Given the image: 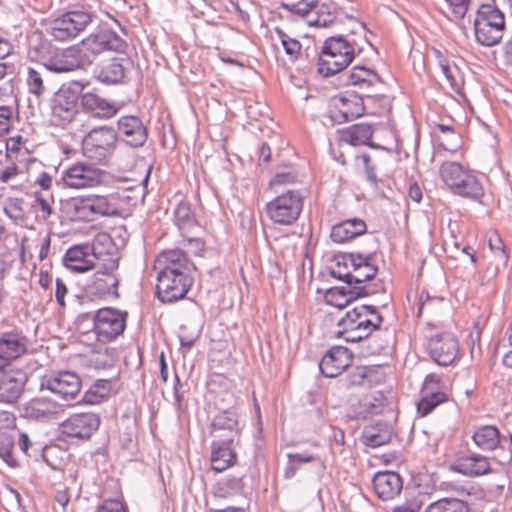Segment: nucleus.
Instances as JSON below:
<instances>
[{
	"mask_svg": "<svg viewBox=\"0 0 512 512\" xmlns=\"http://www.w3.org/2000/svg\"><path fill=\"white\" fill-rule=\"evenodd\" d=\"M77 46L85 65H88L104 52H125L127 43L116 32L110 29H101L89 34Z\"/></svg>",
	"mask_w": 512,
	"mask_h": 512,
	"instance_id": "obj_5",
	"label": "nucleus"
},
{
	"mask_svg": "<svg viewBox=\"0 0 512 512\" xmlns=\"http://www.w3.org/2000/svg\"><path fill=\"white\" fill-rule=\"evenodd\" d=\"M118 132L123 140L131 146H141L147 139V131L139 117L122 116L118 120Z\"/></svg>",
	"mask_w": 512,
	"mask_h": 512,
	"instance_id": "obj_25",
	"label": "nucleus"
},
{
	"mask_svg": "<svg viewBox=\"0 0 512 512\" xmlns=\"http://www.w3.org/2000/svg\"><path fill=\"white\" fill-rule=\"evenodd\" d=\"M18 174L17 166L15 163H12L8 167H6L1 173H0V180L4 183L8 182L9 180L13 179Z\"/></svg>",
	"mask_w": 512,
	"mask_h": 512,
	"instance_id": "obj_64",
	"label": "nucleus"
},
{
	"mask_svg": "<svg viewBox=\"0 0 512 512\" xmlns=\"http://www.w3.org/2000/svg\"><path fill=\"white\" fill-rule=\"evenodd\" d=\"M81 106L84 111L100 119H109L118 113V107L114 103L92 92H82Z\"/></svg>",
	"mask_w": 512,
	"mask_h": 512,
	"instance_id": "obj_28",
	"label": "nucleus"
},
{
	"mask_svg": "<svg viewBox=\"0 0 512 512\" xmlns=\"http://www.w3.org/2000/svg\"><path fill=\"white\" fill-rule=\"evenodd\" d=\"M14 416L7 411H0V435L7 434L5 430L13 428Z\"/></svg>",
	"mask_w": 512,
	"mask_h": 512,
	"instance_id": "obj_59",
	"label": "nucleus"
},
{
	"mask_svg": "<svg viewBox=\"0 0 512 512\" xmlns=\"http://www.w3.org/2000/svg\"><path fill=\"white\" fill-rule=\"evenodd\" d=\"M192 285L189 274H158L156 291L163 303H172L185 297Z\"/></svg>",
	"mask_w": 512,
	"mask_h": 512,
	"instance_id": "obj_13",
	"label": "nucleus"
},
{
	"mask_svg": "<svg viewBox=\"0 0 512 512\" xmlns=\"http://www.w3.org/2000/svg\"><path fill=\"white\" fill-rule=\"evenodd\" d=\"M424 395L417 404V413L421 417L430 414L437 406L447 402L449 396L444 391L423 392Z\"/></svg>",
	"mask_w": 512,
	"mask_h": 512,
	"instance_id": "obj_39",
	"label": "nucleus"
},
{
	"mask_svg": "<svg viewBox=\"0 0 512 512\" xmlns=\"http://www.w3.org/2000/svg\"><path fill=\"white\" fill-rule=\"evenodd\" d=\"M403 479L394 471H379L373 477V489L376 496L384 501L393 500L402 491Z\"/></svg>",
	"mask_w": 512,
	"mask_h": 512,
	"instance_id": "obj_21",
	"label": "nucleus"
},
{
	"mask_svg": "<svg viewBox=\"0 0 512 512\" xmlns=\"http://www.w3.org/2000/svg\"><path fill=\"white\" fill-rule=\"evenodd\" d=\"M505 29L504 14L492 4H482L474 20L476 40L484 46H494L503 37Z\"/></svg>",
	"mask_w": 512,
	"mask_h": 512,
	"instance_id": "obj_3",
	"label": "nucleus"
},
{
	"mask_svg": "<svg viewBox=\"0 0 512 512\" xmlns=\"http://www.w3.org/2000/svg\"><path fill=\"white\" fill-rule=\"evenodd\" d=\"M125 76V69L119 62L113 61L101 68L98 78L104 83H118Z\"/></svg>",
	"mask_w": 512,
	"mask_h": 512,
	"instance_id": "obj_46",
	"label": "nucleus"
},
{
	"mask_svg": "<svg viewBox=\"0 0 512 512\" xmlns=\"http://www.w3.org/2000/svg\"><path fill=\"white\" fill-rule=\"evenodd\" d=\"M35 211L37 215L43 220H47L52 214V206L51 201L45 199L41 195H36V200L34 204Z\"/></svg>",
	"mask_w": 512,
	"mask_h": 512,
	"instance_id": "obj_56",
	"label": "nucleus"
},
{
	"mask_svg": "<svg viewBox=\"0 0 512 512\" xmlns=\"http://www.w3.org/2000/svg\"><path fill=\"white\" fill-rule=\"evenodd\" d=\"M67 292H68V289H67L66 284L60 278L56 279L55 296H56V300L60 306L65 305V296H66Z\"/></svg>",
	"mask_w": 512,
	"mask_h": 512,
	"instance_id": "obj_62",
	"label": "nucleus"
},
{
	"mask_svg": "<svg viewBox=\"0 0 512 512\" xmlns=\"http://www.w3.org/2000/svg\"><path fill=\"white\" fill-rule=\"evenodd\" d=\"M427 351L435 363L441 366L452 364L459 353L457 338L449 332H441L430 336Z\"/></svg>",
	"mask_w": 512,
	"mask_h": 512,
	"instance_id": "obj_14",
	"label": "nucleus"
},
{
	"mask_svg": "<svg viewBox=\"0 0 512 512\" xmlns=\"http://www.w3.org/2000/svg\"><path fill=\"white\" fill-rule=\"evenodd\" d=\"M92 16L86 11H69L51 22L50 35L54 40L64 42L77 37L91 22Z\"/></svg>",
	"mask_w": 512,
	"mask_h": 512,
	"instance_id": "obj_9",
	"label": "nucleus"
},
{
	"mask_svg": "<svg viewBox=\"0 0 512 512\" xmlns=\"http://www.w3.org/2000/svg\"><path fill=\"white\" fill-rule=\"evenodd\" d=\"M380 316L376 310L367 305H357L347 311L338 322V329L334 332L337 338L347 342H357L368 337L379 325Z\"/></svg>",
	"mask_w": 512,
	"mask_h": 512,
	"instance_id": "obj_2",
	"label": "nucleus"
},
{
	"mask_svg": "<svg viewBox=\"0 0 512 512\" xmlns=\"http://www.w3.org/2000/svg\"><path fill=\"white\" fill-rule=\"evenodd\" d=\"M353 353L343 346L332 347L321 359L320 370L325 377L342 374L352 363Z\"/></svg>",
	"mask_w": 512,
	"mask_h": 512,
	"instance_id": "obj_19",
	"label": "nucleus"
},
{
	"mask_svg": "<svg viewBox=\"0 0 512 512\" xmlns=\"http://www.w3.org/2000/svg\"><path fill=\"white\" fill-rule=\"evenodd\" d=\"M154 269L158 274H189L188 259L180 249L165 250L156 257Z\"/></svg>",
	"mask_w": 512,
	"mask_h": 512,
	"instance_id": "obj_23",
	"label": "nucleus"
},
{
	"mask_svg": "<svg viewBox=\"0 0 512 512\" xmlns=\"http://www.w3.org/2000/svg\"><path fill=\"white\" fill-rule=\"evenodd\" d=\"M303 203L304 198L299 191L287 190L269 201L265 206V212L274 224L289 226L298 220Z\"/></svg>",
	"mask_w": 512,
	"mask_h": 512,
	"instance_id": "obj_4",
	"label": "nucleus"
},
{
	"mask_svg": "<svg viewBox=\"0 0 512 512\" xmlns=\"http://www.w3.org/2000/svg\"><path fill=\"white\" fill-rule=\"evenodd\" d=\"M96 255L89 244L70 247L64 256L65 266L73 272L84 273L94 268Z\"/></svg>",
	"mask_w": 512,
	"mask_h": 512,
	"instance_id": "obj_22",
	"label": "nucleus"
},
{
	"mask_svg": "<svg viewBox=\"0 0 512 512\" xmlns=\"http://www.w3.org/2000/svg\"><path fill=\"white\" fill-rule=\"evenodd\" d=\"M112 392V382L107 379L97 380L84 394V401L88 404H99L107 399Z\"/></svg>",
	"mask_w": 512,
	"mask_h": 512,
	"instance_id": "obj_41",
	"label": "nucleus"
},
{
	"mask_svg": "<svg viewBox=\"0 0 512 512\" xmlns=\"http://www.w3.org/2000/svg\"><path fill=\"white\" fill-rule=\"evenodd\" d=\"M357 160H359L362 163L368 178L371 180H376L375 168L374 166L371 165L370 156L367 153H363L357 156Z\"/></svg>",
	"mask_w": 512,
	"mask_h": 512,
	"instance_id": "obj_60",
	"label": "nucleus"
},
{
	"mask_svg": "<svg viewBox=\"0 0 512 512\" xmlns=\"http://www.w3.org/2000/svg\"><path fill=\"white\" fill-rule=\"evenodd\" d=\"M364 110L363 99L358 94L345 92L331 99L330 115L336 122L351 121L363 115Z\"/></svg>",
	"mask_w": 512,
	"mask_h": 512,
	"instance_id": "obj_15",
	"label": "nucleus"
},
{
	"mask_svg": "<svg viewBox=\"0 0 512 512\" xmlns=\"http://www.w3.org/2000/svg\"><path fill=\"white\" fill-rule=\"evenodd\" d=\"M317 0H282V6L299 15H307L316 7Z\"/></svg>",
	"mask_w": 512,
	"mask_h": 512,
	"instance_id": "obj_51",
	"label": "nucleus"
},
{
	"mask_svg": "<svg viewBox=\"0 0 512 512\" xmlns=\"http://www.w3.org/2000/svg\"><path fill=\"white\" fill-rule=\"evenodd\" d=\"M11 109L7 106H0V134L5 133L10 128Z\"/></svg>",
	"mask_w": 512,
	"mask_h": 512,
	"instance_id": "obj_58",
	"label": "nucleus"
},
{
	"mask_svg": "<svg viewBox=\"0 0 512 512\" xmlns=\"http://www.w3.org/2000/svg\"><path fill=\"white\" fill-rule=\"evenodd\" d=\"M27 381L19 367L0 365V401L11 403L19 398Z\"/></svg>",
	"mask_w": 512,
	"mask_h": 512,
	"instance_id": "obj_16",
	"label": "nucleus"
},
{
	"mask_svg": "<svg viewBox=\"0 0 512 512\" xmlns=\"http://www.w3.org/2000/svg\"><path fill=\"white\" fill-rule=\"evenodd\" d=\"M26 85L28 92L37 98L42 97L46 92L44 79L39 71L34 68H28Z\"/></svg>",
	"mask_w": 512,
	"mask_h": 512,
	"instance_id": "obj_49",
	"label": "nucleus"
},
{
	"mask_svg": "<svg viewBox=\"0 0 512 512\" xmlns=\"http://www.w3.org/2000/svg\"><path fill=\"white\" fill-rule=\"evenodd\" d=\"M391 440V432L387 427H379L370 425L364 429L363 443L369 447H378L389 443Z\"/></svg>",
	"mask_w": 512,
	"mask_h": 512,
	"instance_id": "obj_42",
	"label": "nucleus"
},
{
	"mask_svg": "<svg viewBox=\"0 0 512 512\" xmlns=\"http://www.w3.org/2000/svg\"><path fill=\"white\" fill-rule=\"evenodd\" d=\"M324 300L326 304L342 309L351 302L352 293L346 288L332 287L326 291Z\"/></svg>",
	"mask_w": 512,
	"mask_h": 512,
	"instance_id": "obj_45",
	"label": "nucleus"
},
{
	"mask_svg": "<svg viewBox=\"0 0 512 512\" xmlns=\"http://www.w3.org/2000/svg\"><path fill=\"white\" fill-rule=\"evenodd\" d=\"M458 471L465 476L477 477L489 473L490 465L484 456H470L459 462Z\"/></svg>",
	"mask_w": 512,
	"mask_h": 512,
	"instance_id": "obj_36",
	"label": "nucleus"
},
{
	"mask_svg": "<svg viewBox=\"0 0 512 512\" xmlns=\"http://www.w3.org/2000/svg\"><path fill=\"white\" fill-rule=\"evenodd\" d=\"M422 505L423 503L419 497H412L406 499L404 503L395 506L392 512H420Z\"/></svg>",
	"mask_w": 512,
	"mask_h": 512,
	"instance_id": "obj_57",
	"label": "nucleus"
},
{
	"mask_svg": "<svg viewBox=\"0 0 512 512\" xmlns=\"http://www.w3.org/2000/svg\"><path fill=\"white\" fill-rule=\"evenodd\" d=\"M36 248H38L39 260L43 261L47 258L51 246V234L39 232L36 238Z\"/></svg>",
	"mask_w": 512,
	"mask_h": 512,
	"instance_id": "obj_55",
	"label": "nucleus"
},
{
	"mask_svg": "<svg viewBox=\"0 0 512 512\" xmlns=\"http://www.w3.org/2000/svg\"><path fill=\"white\" fill-rule=\"evenodd\" d=\"M103 182V172L94 166L77 162L67 167L61 176V183L68 189H88L101 185Z\"/></svg>",
	"mask_w": 512,
	"mask_h": 512,
	"instance_id": "obj_10",
	"label": "nucleus"
},
{
	"mask_svg": "<svg viewBox=\"0 0 512 512\" xmlns=\"http://www.w3.org/2000/svg\"><path fill=\"white\" fill-rule=\"evenodd\" d=\"M117 134L108 126L92 129L83 139L84 154L97 161L106 159L115 149Z\"/></svg>",
	"mask_w": 512,
	"mask_h": 512,
	"instance_id": "obj_8",
	"label": "nucleus"
},
{
	"mask_svg": "<svg viewBox=\"0 0 512 512\" xmlns=\"http://www.w3.org/2000/svg\"><path fill=\"white\" fill-rule=\"evenodd\" d=\"M14 439L11 435H0V458L3 459L9 466L16 467L17 460L13 454Z\"/></svg>",
	"mask_w": 512,
	"mask_h": 512,
	"instance_id": "obj_50",
	"label": "nucleus"
},
{
	"mask_svg": "<svg viewBox=\"0 0 512 512\" xmlns=\"http://www.w3.org/2000/svg\"><path fill=\"white\" fill-rule=\"evenodd\" d=\"M175 223L182 231H187L196 224L195 216L186 203H180L175 208Z\"/></svg>",
	"mask_w": 512,
	"mask_h": 512,
	"instance_id": "obj_47",
	"label": "nucleus"
},
{
	"mask_svg": "<svg viewBox=\"0 0 512 512\" xmlns=\"http://www.w3.org/2000/svg\"><path fill=\"white\" fill-rule=\"evenodd\" d=\"M100 418L94 413H76L70 415L60 425L61 433L67 437L89 439L99 428Z\"/></svg>",
	"mask_w": 512,
	"mask_h": 512,
	"instance_id": "obj_17",
	"label": "nucleus"
},
{
	"mask_svg": "<svg viewBox=\"0 0 512 512\" xmlns=\"http://www.w3.org/2000/svg\"><path fill=\"white\" fill-rule=\"evenodd\" d=\"M5 147L7 156L14 161L25 159L28 155V150L20 135L9 137L6 140Z\"/></svg>",
	"mask_w": 512,
	"mask_h": 512,
	"instance_id": "obj_48",
	"label": "nucleus"
},
{
	"mask_svg": "<svg viewBox=\"0 0 512 512\" xmlns=\"http://www.w3.org/2000/svg\"><path fill=\"white\" fill-rule=\"evenodd\" d=\"M84 88L85 85L79 81L62 84L51 98L52 116L61 122H71L78 113Z\"/></svg>",
	"mask_w": 512,
	"mask_h": 512,
	"instance_id": "obj_7",
	"label": "nucleus"
},
{
	"mask_svg": "<svg viewBox=\"0 0 512 512\" xmlns=\"http://www.w3.org/2000/svg\"><path fill=\"white\" fill-rule=\"evenodd\" d=\"M471 0H443L444 9L454 18L462 19L466 15Z\"/></svg>",
	"mask_w": 512,
	"mask_h": 512,
	"instance_id": "obj_52",
	"label": "nucleus"
},
{
	"mask_svg": "<svg viewBox=\"0 0 512 512\" xmlns=\"http://www.w3.org/2000/svg\"><path fill=\"white\" fill-rule=\"evenodd\" d=\"M60 409L59 404L47 397L39 396L29 401L25 407L27 416L34 419H44L54 416Z\"/></svg>",
	"mask_w": 512,
	"mask_h": 512,
	"instance_id": "obj_33",
	"label": "nucleus"
},
{
	"mask_svg": "<svg viewBox=\"0 0 512 512\" xmlns=\"http://www.w3.org/2000/svg\"><path fill=\"white\" fill-rule=\"evenodd\" d=\"M364 257L357 253H339L334 256L331 272L343 281L349 274H354L358 270Z\"/></svg>",
	"mask_w": 512,
	"mask_h": 512,
	"instance_id": "obj_30",
	"label": "nucleus"
},
{
	"mask_svg": "<svg viewBox=\"0 0 512 512\" xmlns=\"http://www.w3.org/2000/svg\"><path fill=\"white\" fill-rule=\"evenodd\" d=\"M276 33L286 54L289 55L291 59H296L301 52L302 46L300 42L289 37L280 29H276Z\"/></svg>",
	"mask_w": 512,
	"mask_h": 512,
	"instance_id": "obj_53",
	"label": "nucleus"
},
{
	"mask_svg": "<svg viewBox=\"0 0 512 512\" xmlns=\"http://www.w3.org/2000/svg\"><path fill=\"white\" fill-rule=\"evenodd\" d=\"M220 431H228L232 439L235 436H239V422L235 413L223 411L214 417L211 423V433L216 435Z\"/></svg>",
	"mask_w": 512,
	"mask_h": 512,
	"instance_id": "obj_37",
	"label": "nucleus"
},
{
	"mask_svg": "<svg viewBox=\"0 0 512 512\" xmlns=\"http://www.w3.org/2000/svg\"><path fill=\"white\" fill-rule=\"evenodd\" d=\"M61 211L67 220L82 223L123 214L121 198L116 193H88L70 197L62 202Z\"/></svg>",
	"mask_w": 512,
	"mask_h": 512,
	"instance_id": "obj_1",
	"label": "nucleus"
},
{
	"mask_svg": "<svg viewBox=\"0 0 512 512\" xmlns=\"http://www.w3.org/2000/svg\"><path fill=\"white\" fill-rule=\"evenodd\" d=\"M26 341L23 336L14 332L4 333L0 337V359L11 361L26 352Z\"/></svg>",
	"mask_w": 512,
	"mask_h": 512,
	"instance_id": "obj_31",
	"label": "nucleus"
},
{
	"mask_svg": "<svg viewBox=\"0 0 512 512\" xmlns=\"http://www.w3.org/2000/svg\"><path fill=\"white\" fill-rule=\"evenodd\" d=\"M367 231V224L361 218H351L335 224L330 233L333 242L343 244L352 241Z\"/></svg>",
	"mask_w": 512,
	"mask_h": 512,
	"instance_id": "obj_26",
	"label": "nucleus"
},
{
	"mask_svg": "<svg viewBox=\"0 0 512 512\" xmlns=\"http://www.w3.org/2000/svg\"><path fill=\"white\" fill-rule=\"evenodd\" d=\"M41 390H48L63 400H74L81 392L80 377L70 371H58L45 375L41 381Z\"/></svg>",
	"mask_w": 512,
	"mask_h": 512,
	"instance_id": "obj_11",
	"label": "nucleus"
},
{
	"mask_svg": "<svg viewBox=\"0 0 512 512\" xmlns=\"http://www.w3.org/2000/svg\"><path fill=\"white\" fill-rule=\"evenodd\" d=\"M377 80V73L366 66H354L349 74V83L354 86L369 87Z\"/></svg>",
	"mask_w": 512,
	"mask_h": 512,
	"instance_id": "obj_44",
	"label": "nucleus"
},
{
	"mask_svg": "<svg viewBox=\"0 0 512 512\" xmlns=\"http://www.w3.org/2000/svg\"><path fill=\"white\" fill-rule=\"evenodd\" d=\"M125 315L116 309L106 307L94 316V334L98 342L107 343L116 339L125 329Z\"/></svg>",
	"mask_w": 512,
	"mask_h": 512,
	"instance_id": "obj_12",
	"label": "nucleus"
},
{
	"mask_svg": "<svg viewBox=\"0 0 512 512\" xmlns=\"http://www.w3.org/2000/svg\"><path fill=\"white\" fill-rule=\"evenodd\" d=\"M475 444L483 450H492L500 442L499 431L494 426L480 427L473 435Z\"/></svg>",
	"mask_w": 512,
	"mask_h": 512,
	"instance_id": "obj_40",
	"label": "nucleus"
},
{
	"mask_svg": "<svg viewBox=\"0 0 512 512\" xmlns=\"http://www.w3.org/2000/svg\"><path fill=\"white\" fill-rule=\"evenodd\" d=\"M95 512H129V508L123 496H120L103 500Z\"/></svg>",
	"mask_w": 512,
	"mask_h": 512,
	"instance_id": "obj_54",
	"label": "nucleus"
},
{
	"mask_svg": "<svg viewBox=\"0 0 512 512\" xmlns=\"http://www.w3.org/2000/svg\"><path fill=\"white\" fill-rule=\"evenodd\" d=\"M489 247H490V250L495 255H502V256L506 257L502 240L497 235H495L494 238L489 239Z\"/></svg>",
	"mask_w": 512,
	"mask_h": 512,
	"instance_id": "obj_63",
	"label": "nucleus"
},
{
	"mask_svg": "<svg viewBox=\"0 0 512 512\" xmlns=\"http://www.w3.org/2000/svg\"><path fill=\"white\" fill-rule=\"evenodd\" d=\"M354 58V47L341 37H331L324 43L319 71L325 76L334 75L344 70Z\"/></svg>",
	"mask_w": 512,
	"mask_h": 512,
	"instance_id": "obj_6",
	"label": "nucleus"
},
{
	"mask_svg": "<svg viewBox=\"0 0 512 512\" xmlns=\"http://www.w3.org/2000/svg\"><path fill=\"white\" fill-rule=\"evenodd\" d=\"M87 366L104 370L113 367L116 363L117 352L113 347L106 346L105 343L87 344V348L83 353Z\"/></svg>",
	"mask_w": 512,
	"mask_h": 512,
	"instance_id": "obj_24",
	"label": "nucleus"
},
{
	"mask_svg": "<svg viewBox=\"0 0 512 512\" xmlns=\"http://www.w3.org/2000/svg\"><path fill=\"white\" fill-rule=\"evenodd\" d=\"M468 170L469 168L460 163L446 161L441 164L439 175L446 187L452 192Z\"/></svg>",
	"mask_w": 512,
	"mask_h": 512,
	"instance_id": "obj_35",
	"label": "nucleus"
},
{
	"mask_svg": "<svg viewBox=\"0 0 512 512\" xmlns=\"http://www.w3.org/2000/svg\"><path fill=\"white\" fill-rule=\"evenodd\" d=\"M424 512H469V505L459 498L443 497L430 503Z\"/></svg>",
	"mask_w": 512,
	"mask_h": 512,
	"instance_id": "obj_38",
	"label": "nucleus"
},
{
	"mask_svg": "<svg viewBox=\"0 0 512 512\" xmlns=\"http://www.w3.org/2000/svg\"><path fill=\"white\" fill-rule=\"evenodd\" d=\"M118 267V260L115 258H109L107 262L96 271L92 285L97 294L101 296H118L117 287L119 279L116 275Z\"/></svg>",
	"mask_w": 512,
	"mask_h": 512,
	"instance_id": "obj_20",
	"label": "nucleus"
},
{
	"mask_svg": "<svg viewBox=\"0 0 512 512\" xmlns=\"http://www.w3.org/2000/svg\"><path fill=\"white\" fill-rule=\"evenodd\" d=\"M233 439L213 442L211 445V468L215 472H223L234 466L237 462V454L231 448Z\"/></svg>",
	"mask_w": 512,
	"mask_h": 512,
	"instance_id": "obj_27",
	"label": "nucleus"
},
{
	"mask_svg": "<svg viewBox=\"0 0 512 512\" xmlns=\"http://www.w3.org/2000/svg\"><path fill=\"white\" fill-rule=\"evenodd\" d=\"M377 271L378 268L373 263L372 259L365 256L358 270H356L354 274H349L343 281L348 284H360L372 280L376 276Z\"/></svg>",
	"mask_w": 512,
	"mask_h": 512,
	"instance_id": "obj_43",
	"label": "nucleus"
},
{
	"mask_svg": "<svg viewBox=\"0 0 512 512\" xmlns=\"http://www.w3.org/2000/svg\"><path fill=\"white\" fill-rule=\"evenodd\" d=\"M441 377L436 374L428 375L423 383V392H435L434 390L439 387Z\"/></svg>",
	"mask_w": 512,
	"mask_h": 512,
	"instance_id": "obj_61",
	"label": "nucleus"
},
{
	"mask_svg": "<svg viewBox=\"0 0 512 512\" xmlns=\"http://www.w3.org/2000/svg\"><path fill=\"white\" fill-rule=\"evenodd\" d=\"M452 193L463 198L480 202L485 194V190L475 172L469 169L464 177L460 179Z\"/></svg>",
	"mask_w": 512,
	"mask_h": 512,
	"instance_id": "obj_29",
	"label": "nucleus"
},
{
	"mask_svg": "<svg viewBox=\"0 0 512 512\" xmlns=\"http://www.w3.org/2000/svg\"><path fill=\"white\" fill-rule=\"evenodd\" d=\"M44 67L54 73H66L74 71L85 63L78 51V46H70L56 50L45 62Z\"/></svg>",
	"mask_w": 512,
	"mask_h": 512,
	"instance_id": "obj_18",
	"label": "nucleus"
},
{
	"mask_svg": "<svg viewBox=\"0 0 512 512\" xmlns=\"http://www.w3.org/2000/svg\"><path fill=\"white\" fill-rule=\"evenodd\" d=\"M373 132L371 125L359 123L343 130L340 139L342 142L352 146L367 145L374 147L371 143Z\"/></svg>",
	"mask_w": 512,
	"mask_h": 512,
	"instance_id": "obj_32",
	"label": "nucleus"
},
{
	"mask_svg": "<svg viewBox=\"0 0 512 512\" xmlns=\"http://www.w3.org/2000/svg\"><path fill=\"white\" fill-rule=\"evenodd\" d=\"M344 0H317L316 7L317 17L313 23L320 27H327L337 18L343 9Z\"/></svg>",
	"mask_w": 512,
	"mask_h": 512,
	"instance_id": "obj_34",
	"label": "nucleus"
}]
</instances>
